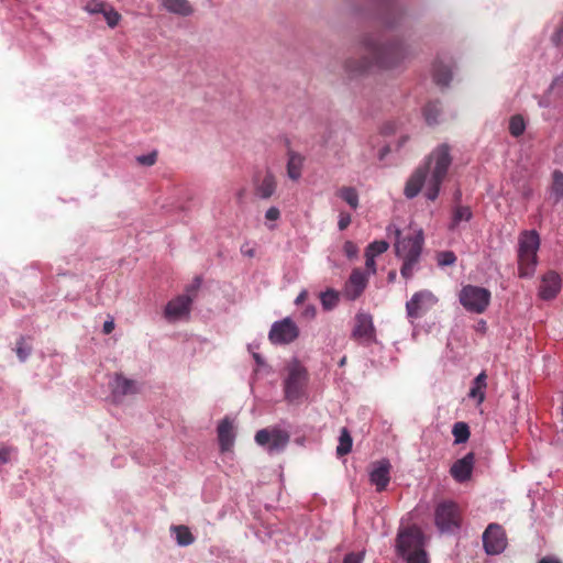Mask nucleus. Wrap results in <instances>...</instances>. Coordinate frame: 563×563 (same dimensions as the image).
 Segmentation results:
<instances>
[{"instance_id":"nucleus-1","label":"nucleus","mask_w":563,"mask_h":563,"mask_svg":"<svg viewBox=\"0 0 563 563\" xmlns=\"http://www.w3.org/2000/svg\"><path fill=\"white\" fill-rule=\"evenodd\" d=\"M361 45L371 57L347 58L344 69L351 77L364 75L373 65L385 70L398 69L413 56L411 46L398 36L379 43L374 35L365 34L361 38Z\"/></svg>"},{"instance_id":"nucleus-22","label":"nucleus","mask_w":563,"mask_h":563,"mask_svg":"<svg viewBox=\"0 0 563 563\" xmlns=\"http://www.w3.org/2000/svg\"><path fill=\"white\" fill-rule=\"evenodd\" d=\"M233 424L229 418H224L218 426V440L221 451H229L234 444Z\"/></svg>"},{"instance_id":"nucleus-42","label":"nucleus","mask_w":563,"mask_h":563,"mask_svg":"<svg viewBox=\"0 0 563 563\" xmlns=\"http://www.w3.org/2000/svg\"><path fill=\"white\" fill-rule=\"evenodd\" d=\"M343 252L347 258H354L358 254V247L354 242L345 241L343 245Z\"/></svg>"},{"instance_id":"nucleus-56","label":"nucleus","mask_w":563,"mask_h":563,"mask_svg":"<svg viewBox=\"0 0 563 563\" xmlns=\"http://www.w3.org/2000/svg\"><path fill=\"white\" fill-rule=\"evenodd\" d=\"M307 296H308L307 290H306V289H302V290L299 292V295L296 297V299H295V303H296V305H300V303H302V302L306 300Z\"/></svg>"},{"instance_id":"nucleus-39","label":"nucleus","mask_w":563,"mask_h":563,"mask_svg":"<svg viewBox=\"0 0 563 563\" xmlns=\"http://www.w3.org/2000/svg\"><path fill=\"white\" fill-rule=\"evenodd\" d=\"M388 247H389V244L384 240L374 241L368 244L365 253L371 254L376 257V256L383 254L384 252H386L388 250Z\"/></svg>"},{"instance_id":"nucleus-46","label":"nucleus","mask_w":563,"mask_h":563,"mask_svg":"<svg viewBox=\"0 0 563 563\" xmlns=\"http://www.w3.org/2000/svg\"><path fill=\"white\" fill-rule=\"evenodd\" d=\"M365 266L367 269V274L374 275L376 273V263H375V256L365 253Z\"/></svg>"},{"instance_id":"nucleus-59","label":"nucleus","mask_w":563,"mask_h":563,"mask_svg":"<svg viewBox=\"0 0 563 563\" xmlns=\"http://www.w3.org/2000/svg\"><path fill=\"white\" fill-rule=\"evenodd\" d=\"M389 152V146H384L382 150H380V154H379V157L383 158L387 153Z\"/></svg>"},{"instance_id":"nucleus-16","label":"nucleus","mask_w":563,"mask_h":563,"mask_svg":"<svg viewBox=\"0 0 563 563\" xmlns=\"http://www.w3.org/2000/svg\"><path fill=\"white\" fill-rule=\"evenodd\" d=\"M453 66L451 57H437L432 67V77L437 86L449 87L453 77Z\"/></svg>"},{"instance_id":"nucleus-25","label":"nucleus","mask_w":563,"mask_h":563,"mask_svg":"<svg viewBox=\"0 0 563 563\" xmlns=\"http://www.w3.org/2000/svg\"><path fill=\"white\" fill-rule=\"evenodd\" d=\"M276 179L272 173H266L263 179L255 186V195L261 199H269L276 191Z\"/></svg>"},{"instance_id":"nucleus-21","label":"nucleus","mask_w":563,"mask_h":563,"mask_svg":"<svg viewBox=\"0 0 563 563\" xmlns=\"http://www.w3.org/2000/svg\"><path fill=\"white\" fill-rule=\"evenodd\" d=\"M540 246V236L537 231H526L519 239L518 257L537 255Z\"/></svg>"},{"instance_id":"nucleus-3","label":"nucleus","mask_w":563,"mask_h":563,"mask_svg":"<svg viewBox=\"0 0 563 563\" xmlns=\"http://www.w3.org/2000/svg\"><path fill=\"white\" fill-rule=\"evenodd\" d=\"M426 545L427 538L420 527L411 525L398 529L395 551L406 563H430Z\"/></svg>"},{"instance_id":"nucleus-32","label":"nucleus","mask_w":563,"mask_h":563,"mask_svg":"<svg viewBox=\"0 0 563 563\" xmlns=\"http://www.w3.org/2000/svg\"><path fill=\"white\" fill-rule=\"evenodd\" d=\"M336 196L346 202L353 210H356L360 205V197L356 188L342 187L336 191Z\"/></svg>"},{"instance_id":"nucleus-19","label":"nucleus","mask_w":563,"mask_h":563,"mask_svg":"<svg viewBox=\"0 0 563 563\" xmlns=\"http://www.w3.org/2000/svg\"><path fill=\"white\" fill-rule=\"evenodd\" d=\"M475 455L473 452L467 453L462 459L456 460L450 470L451 476L457 483H464L472 476L474 468Z\"/></svg>"},{"instance_id":"nucleus-57","label":"nucleus","mask_w":563,"mask_h":563,"mask_svg":"<svg viewBox=\"0 0 563 563\" xmlns=\"http://www.w3.org/2000/svg\"><path fill=\"white\" fill-rule=\"evenodd\" d=\"M395 130V126L393 123H388L386 124L384 128H383V132L386 133V134H390L393 133Z\"/></svg>"},{"instance_id":"nucleus-29","label":"nucleus","mask_w":563,"mask_h":563,"mask_svg":"<svg viewBox=\"0 0 563 563\" xmlns=\"http://www.w3.org/2000/svg\"><path fill=\"white\" fill-rule=\"evenodd\" d=\"M170 532L179 547H188L195 541L194 534L186 526H172Z\"/></svg>"},{"instance_id":"nucleus-6","label":"nucleus","mask_w":563,"mask_h":563,"mask_svg":"<svg viewBox=\"0 0 563 563\" xmlns=\"http://www.w3.org/2000/svg\"><path fill=\"white\" fill-rule=\"evenodd\" d=\"M434 525L441 534H457L462 527V514L453 500H442L434 508Z\"/></svg>"},{"instance_id":"nucleus-51","label":"nucleus","mask_w":563,"mask_h":563,"mask_svg":"<svg viewBox=\"0 0 563 563\" xmlns=\"http://www.w3.org/2000/svg\"><path fill=\"white\" fill-rule=\"evenodd\" d=\"M252 356H253V358H254V361H255V363H256V365L258 367H265L266 366V362H265L264 357L260 353L252 352Z\"/></svg>"},{"instance_id":"nucleus-45","label":"nucleus","mask_w":563,"mask_h":563,"mask_svg":"<svg viewBox=\"0 0 563 563\" xmlns=\"http://www.w3.org/2000/svg\"><path fill=\"white\" fill-rule=\"evenodd\" d=\"M15 351H16L18 357L20 358L21 362H25L31 353V349L24 345L22 339L18 343Z\"/></svg>"},{"instance_id":"nucleus-4","label":"nucleus","mask_w":563,"mask_h":563,"mask_svg":"<svg viewBox=\"0 0 563 563\" xmlns=\"http://www.w3.org/2000/svg\"><path fill=\"white\" fill-rule=\"evenodd\" d=\"M401 1L369 0L368 9L364 15L375 20L387 30L399 29L406 24L409 16Z\"/></svg>"},{"instance_id":"nucleus-37","label":"nucleus","mask_w":563,"mask_h":563,"mask_svg":"<svg viewBox=\"0 0 563 563\" xmlns=\"http://www.w3.org/2000/svg\"><path fill=\"white\" fill-rule=\"evenodd\" d=\"M526 121L522 115L515 114L509 120V133L514 137H519L525 133Z\"/></svg>"},{"instance_id":"nucleus-52","label":"nucleus","mask_w":563,"mask_h":563,"mask_svg":"<svg viewBox=\"0 0 563 563\" xmlns=\"http://www.w3.org/2000/svg\"><path fill=\"white\" fill-rule=\"evenodd\" d=\"M538 104L540 108H549L551 106L550 97L548 95L540 97Z\"/></svg>"},{"instance_id":"nucleus-53","label":"nucleus","mask_w":563,"mask_h":563,"mask_svg":"<svg viewBox=\"0 0 563 563\" xmlns=\"http://www.w3.org/2000/svg\"><path fill=\"white\" fill-rule=\"evenodd\" d=\"M113 329H114V322H113V320H107V321H104V323H103V329H102V331H103V333H104V334H110V333L113 331Z\"/></svg>"},{"instance_id":"nucleus-20","label":"nucleus","mask_w":563,"mask_h":563,"mask_svg":"<svg viewBox=\"0 0 563 563\" xmlns=\"http://www.w3.org/2000/svg\"><path fill=\"white\" fill-rule=\"evenodd\" d=\"M111 391L114 400H120L124 396L136 394L139 388L135 380L117 374L113 382L111 383Z\"/></svg>"},{"instance_id":"nucleus-50","label":"nucleus","mask_w":563,"mask_h":563,"mask_svg":"<svg viewBox=\"0 0 563 563\" xmlns=\"http://www.w3.org/2000/svg\"><path fill=\"white\" fill-rule=\"evenodd\" d=\"M11 452L12 450L7 446L0 448V464H5L11 459Z\"/></svg>"},{"instance_id":"nucleus-47","label":"nucleus","mask_w":563,"mask_h":563,"mask_svg":"<svg viewBox=\"0 0 563 563\" xmlns=\"http://www.w3.org/2000/svg\"><path fill=\"white\" fill-rule=\"evenodd\" d=\"M351 223V216L347 212H340L338 228L340 231L345 230Z\"/></svg>"},{"instance_id":"nucleus-38","label":"nucleus","mask_w":563,"mask_h":563,"mask_svg":"<svg viewBox=\"0 0 563 563\" xmlns=\"http://www.w3.org/2000/svg\"><path fill=\"white\" fill-rule=\"evenodd\" d=\"M110 27H115L121 19V15L110 4L106 8V10L101 13Z\"/></svg>"},{"instance_id":"nucleus-11","label":"nucleus","mask_w":563,"mask_h":563,"mask_svg":"<svg viewBox=\"0 0 563 563\" xmlns=\"http://www.w3.org/2000/svg\"><path fill=\"white\" fill-rule=\"evenodd\" d=\"M484 551L487 555H498L507 547V538L503 527L498 523H489L482 536Z\"/></svg>"},{"instance_id":"nucleus-2","label":"nucleus","mask_w":563,"mask_h":563,"mask_svg":"<svg viewBox=\"0 0 563 563\" xmlns=\"http://www.w3.org/2000/svg\"><path fill=\"white\" fill-rule=\"evenodd\" d=\"M451 163L450 147L446 144L439 145L407 180L404 189L405 197L407 199L416 198L423 185L427 184L424 195L428 200L434 201L440 194Z\"/></svg>"},{"instance_id":"nucleus-55","label":"nucleus","mask_w":563,"mask_h":563,"mask_svg":"<svg viewBox=\"0 0 563 563\" xmlns=\"http://www.w3.org/2000/svg\"><path fill=\"white\" fill-rule=\"evenodd\" d=\"M538 563H562L560 559L555 558V556H552V555H548V556H544L542 559H540L538 561Z\"/></svg>"},{"instance_id":"nucleus-64","label":"nucleus","mask_w":563,"mask_h":563,"mask_svg":"<svg viewBox=\"0 0 563 563\" xmlns=\"http://www.w3.org/2000/svg\"><path fill=\"white\" fill-rule=\"evenodd\" d=\"M531 194H532V190L528 189L527 191L523 192V196L528 198V197H530Z\"/></svg>"},{"instance_id":"nucleus-58","label":"nucleus","mask_w":563,"mask_h":563,"mask_svg":"<svg viewBox=\"0 0 563 563\" xmlns=\"http://www.w3.org/2000/svg\"><path fill=\"white\" fill-rule=\"evenodd\" d=\"M461 198H462V192H461V190H460V189H456V190H455V192H454V201H455L456 203H459V202H460V200H461Z\"/></svg>"},{"instance_id":"nucleus-13","label":"nucleus","mask_w":563,"mask_h":563,"mask_svg":"<svg viewBox=\"0 0 563 563\" xmlns=\"http://www.w3.org/2000/svg\"><path fill=\"white\" fill-rule=\"evenodd\" d=\"M298 336L299 329L289 317L275 321L268 333V339L273 344H289Z\"/></svg>"},{"instance_id":"nucleus-33","label":"nucleus","mask_w":563,"mask_h":563,"mask_svg":"<svg viewBox=\"0 0 563 563\" xmlns=\"http://www.w3.org/2000/svg\"><path fill=\"white\" fill-rule=\"evenodd\" d=\"M320 301L323 310L331 311L339 305V292L332 288H328L320 292Z\"/></svg>"},{"instance_id":"nucleus-60","label":"nucleus","mask_w":563,"mask_h":563,"mask_svg":"<svg viewBox=\"0 0 563 563\" xmlns=\"http://www.w3.org/2000/svg\"><path fill=\"white\" fill-rule=\"evenodd\" d=\"M478 330H482V331L486 330V322L484 320H481L478 322Z\"/></svg>"},{"instance_id":"nucleus-40","label":"nucleus","mask_w":563,"mask_h":563,"mask_svg":"<svg viewBox=\"0 0 563 563\" xmlns=\"http://www.w3.org/2000/svg\"><path fill=\"white\" fill-rule=\"evenodd\" d=\"M107 7L108 3L102 0H90L86 3L85 10L89 14H101Z\"/></svg>"},{"instance_id":"nucleus-12","label":"nucleus","mask_w":563,"mask_h":563,"mask_svg":"<svg viewBox=\"0 0 563 563\" xmlns=\"http://www.w3.org/2000/svg\"><path fill=\"white\" fill-rule=\"evenodd\" d=\"M351 338L364 346L377 343L376 331L371 314L360 312L355 316V324Z\"/></svg>"},{"instance_id":"nucleus-10","label":"nucleus","mask_w":563,"mask_h":563,"mask_svg":"<svg viewBox=\"0 0 563 563\" xmlns=\"http://www.w3.org/2000/svg\"><path fill=\"white\" fill-rule=\"evenodd\" d=\"M438 303V298L428 289L419 290L406 302L407 317L412 321L422 318Z\"/></svg>"},{"instance_id":"nucleus-49","label":"nucleus","mask_w":563,"mask_h":563,"mask_svg":"<svg viewBox=\"0 0 563 563\" xmlns=\"http://www.w3.org/2000/svg\"><path fill=\"white\" fill-rule=\"evenodd\" d=\"M279 217H280V211L277 207H271L265 212V218L268 221H276L279 219Z\"/></svg>"},{"instance_id":"nucleus-36","label":"nucleus","mask_w":563,"mask_h":563,"mask_svg":"<svg viewBox=\"0 0 563 563\" xmlns=\"http://www.w3.org/2000/svg\"><path fill=\"white\" fill-rule=\"evenodd\" d=\"M401 260H402V265L400 268V275L404 278L409 279L412 277L415 266L418 264L420 257H417V252L415 251V252H412L410 257L401 258Z\"/></svg>"},{"instance_id":"nucleus-35","label":"nucleus","mask_w":563,"mask_h":563,"mask_svg":"<svg viewBox=\"0 0 563 563\" xmlns=\"http://www.w3.org/2000/svg\"><path fill=\"white\" fill-rule=\"evenodd\" d=\"M353 440L346 428H342L339 437V444L336 446V454L343 456L351 452Z\"/></svg>"},{"instance_id":"nucleus-8","label":"nucleus","mask_w":563,"mask_h":563,"mask_svg":"<svg viewBox=\"0 0 563 563\" xmlns=\"http://www.w3.org/2000/svg\"><path fill=\"white\" fill-rule=\"evenodd\" d=\"M289 440V433L278 427L264 428L255 434L256 444L264 448L271 455L282 453L288 445Z\"/></svg>"},{"instance_id":"nucleus-63","label":"nucleus","mask_w":563,"mask_h":563,"mask_svg":"<svg viewBox=\"0 0 563 563\" xmlns=\"http://www.w3.org/2000/svg\"><path fill=\"white\" fill-rule=\"evenodd\" d=\"M345 363H346V356H343V357L340 360V362H339V366H341V367H342V366H344V365H345Z\"/></svg>"},{"instance_id":"nucleus-27","label":"nucleus","mask_w":563,"mask_h":563,"mask_svg":"<svg viewBox=\"0 0 563 563\" xmlns=\"http://www.w3.org/2000/svg\"><path fill=\"white\" fill-rule=\"evenodd\" d=\"M518 260H519V267H518L519 277L520 278L532 277L536 272L537 264H538V256L537 255L522 256V257H518Z\"/></svg>"},{"instance_id":"nucleus-24","label":"nucleus","mask_w":563,"mask_h":563,"mask_svg":"<svg viewBox=\"0 0 563 563\" xmlns=\"http://www.w3.org/2000/svg\"><path fill=\"white\" fill-rule=\"evenodd\" d=\"M548 197L553 205L563 200V172L560 169L552 172V181L548 189Z\"/></svg>"},{"instance_id":"nucleus-48","label":"nucleus","mask_w":563,"mask_h":563,"mask_svg":"<svg viewBox=\"0 0 563 563\" xmlns=\"http://www.w3.org/2000/svg\"><path fill=\"white\" fill-rule=\"evenodd\" d=\"M563 38V26H560L555 30V32L551 36V42L555 47H560Z\"/></svg>"},{"instance_id":"nucleus-41","label":"nucleus","mask_w":563,"mask_h":563,"mask_svg":"<svg viewBox=\"0 0 563 563\" xmlns=\"http://www.w3.org/2000/svg\"><path fill=\"white\" fill-rule=\"evenodd\" d=\"M456 262V255L452 251H443L438 254V265L441 267L453 265Z\"/></svg>"},{"instance_id":"nucleus-17","label":"nucleus","mask_w":563,"mask_h":563,"mask_svg":"<svg viewBox=\"0 0 563 563\" xmlns=\"http://www.w3.org/2000/svg\"><path fill=\"white\" fill-rule=\"evenodd\" d=\"M561 288V276L554 271H549L541 278L539 286V297L542 300H552L559 295Z\"/></svg>"},{"instance_id":"nucleus-26","label":"nucleus","mask_w":563,"mask_h":563,"mask_svg":"<svg viewBox=\"0 0 563 563\" xmlns=\"http://www.w3.org/2000/svg\"><path fill=\"white\" fill-rule=\"evenodd\" d=\"M303 162L305 157L302 155L291 150L288 151L287 176L291 180H298L301 177Z\"/></svg>"},{"instance_id":"nucleus-31","label":"nucleus","mask_w":563,"mask_h":563,"mask_svg":"<svg viewBox=\"0 0 563 563\" xmlns=\"http://www.w3.org/2000/svg\"><path fill=\"white\" fill-rule=\"evenodd\" d=\"M162 5L169 12L179 15H189L192 9L187 0H161Z\"/></svg>"},{"instance_id":"nucleus-61","label":"nucleus","mask_w":563,"mask_h":563,"mask_svg":"<svg viewBox=\"0 0 563 563\" xmlns=\"http://www.w3.org/2000/svg\"><path fill=\"white\" fill-rule=\"evenodd\" d=\"M396 278V272L391 271L388 273V280L394 282Z\"/></svg>"},{"instance_id":"nucleus-7","label":"nucleus","mask_w":563,"mask_h":563,"mask_svg":"<svg viewBox=\"0 0 563 563\" xmlns=\"http://www.w3.org/2000/svg\"><path fill=\"white\" fill-rule=\"evenodd\" d=\"M492 292L481 286L465 285L459 292V301L462 307L471 312L481 314L486 311L490 303Z\"/></svg>"},{"instance_id":"nucleus-44","label":"nucleus","mask_w":563,"mask_h":563,"mask_svg":"<svg viewBox=\"0 0 563 563\" xmlns=\"http://www.w3.org/2000/svg\"><path fill=\"white\" fill-rule=\"evenodd\" d=\"M364 553L363 552H350L345 554L343 559V563H363Z\"/></svg>"},{"instance_id":"nucleus-30","label":"nucleus","mask_w":563,"mask_h":563,"mask_svg":"<svg viewBox=\"0 0 563 563\" xmlns=\"http://www.w3.org/2000/svg\"><path fill=\"white\" fill-rule=\"evenodd\" d=\"M486 374L485 372H481L473 380L472 387L468 393V397L473 399H477L478 402H482L485 398V389H486Z\"/></svg>"},{"instance_id":"nucleus-14","label":"nucleus","mask_w":563,"mask_h":563,"mask_svg":"<svg viewBox=\"0 0 563 563\" xmlns=\"http://www.w3.org/2000/svg\"><path fill=\"white\" fill-rule=\"evenodd\" d=\"M368 277L366 272L361 268H354L345 283L343 289L344 297L350 301L357 299L366 288Z\"/></svg>"},{"instance_id":"nucleus-34","label":"nucleus","mask_w":563,"mask_h":563,"mask_svg":"<svg viewBox=\"0 0 563 563\" xmlns=\"http://www.w3.org/2000/svg\"><path fill=\"white\" fill-rule=\"evenodd\" d=\"M452 434L455 444L465 443L470 438V427L466 422L459 421L453 424Z\"/></svg>"},{"instance_id":"nucleus-54","label":"nucleus","mask_w":563,"mask_h":563,"mask_svg":"<svg viewBox=\"0 0 563 563\" xmlns=\"http://www.w3.org/2000/svg\"><path fill=\"white\" fill-rule=\"evenodd\" d=\"M303 316L307 318H314L316 307L313 305H308L303 310Z\"/></svg>"},{"instance_id":"nucleus-28","label":"nucleus","mask_w":563,"mask_h":563,"mask_svg":"<svg viewBox=\"0 0 563 563\" xmlns=\"http://www.w3.org/2000/svg\"><path fill=\"white\" fill-rule=\"evenodd\" d=\"M442 108L439 101H430L423 108V118L428 125H437L440 123Z\"/></svg>"},{"instance_id":"nucleus-18","label":"nucleus","mask_w":563,"mask_h":563,"mask_svg":"<svg viewBox=\"0 0 563 563\" xmlns=\"http://www.w3.org/2000/svg\"><path fill=\"white\" fill-rule=\"evenodd\" d=\"M191 301V298L187 295H180L168 301L164 310L165 318L169 321H176L189 314Z\"/></svg>"},{"instance_id":"nucleus-5","label":"nucleus","mask_w":563,"mask_h":563,"mask_svg":"<svg viewBox=\"0 0 563 563\" xmlns=\"http://www.w3.org/2000/svg\"><path fill=\"white\" fill-rule=\"evenodd\" d=\"M309 382L308 371L298 360L287 366V376L284 379V395L288 402H298L306 395Z\"/></svg>"},{"instance_id":"nucleus-43","label":"nucleus","mask_w":563,"mask_h":563,"mask_svg":"<svg viewBox=\"0 0 563 563\" xmlns=\"http://www.w3.org/2000/svg\"><path fill=\"white\" fill-rule=\"evenodd\" d=\"M139 164L144 166H152L156 162V152L140 155L136 157Z\"/></svg>"},{"instance_id":"nucleus-9","label":"nucleus","mask_w":563,"mask_h":563,"mask_svg":"<svg viewBox=\"0 0 563 563\" xmlns=\"http://www.w3.org/2000/svg\"><path fill=\"white\" fill-rule=\"evenodd\" d=\"M391 230L396 236L395 252L397 257H410L415 251L417 252V257H420L424 242L423 231L421 229L418 230L415 234L404 238L401 236V231L398 228L389 225L388 231Z\"/></svg>"},{"instance_id":"nucleus-15","label":"nucleus","mask_w":563,"mask_h":563,"mask_svg":"<svg viewBox=\"0 0 563 563\" xmlns=\"http://www.w3.org/2000/svg\"><path fill=\"white\" fill-rule=\"evenodd\" d=\"M391 464L389 460L382 459L372 464L369 482L375 486L377 493L384 492L390 482Z\"/></svg>"},{"instance_id":"nucleus-23","label":"nucleus","mask_w":563,"mask_h":563,"mask_svg":"<svg viewBox=\"0 0 563 563\" xmlns=\"http://www.w3.org/2000/svg\"><path fill=\"white\" fill-rule=\"evenodd\" d=\"M473 219V211L468 206L455 203L452 208L451 221L448 225L450 231H455L462 222H470Z\"/></svg>"},{"instance_id":"nucleus-62","label":"nucleus","mask_w":563,"mask_h":563,"mask_svg":"<svg viewBox=\"0 0 563 563\" xmlns=\"http://www.w3.org/2000/svg\"><path fill=\"white\" fill-rule=\"evenodd\" d=\"M244 194H245V190H244V189H240V190L238 191V195H236V196H238V199H239V200H241V199L243 198Z\"/></svg>"}]
</instances>
